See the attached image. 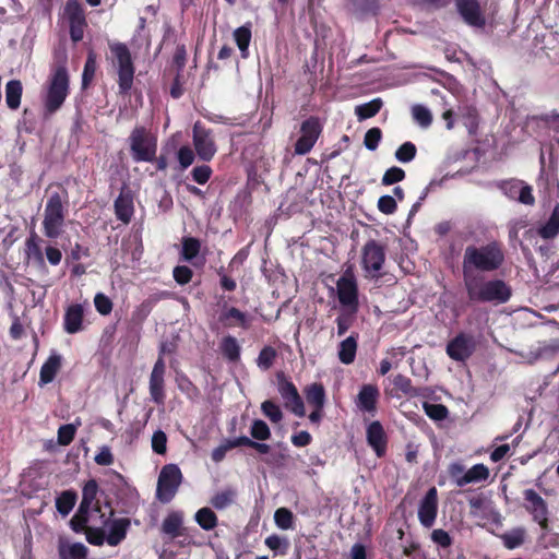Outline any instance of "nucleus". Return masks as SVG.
<instances>
[{
	"label": "nucleus",
	"mask_w": 559,
	"mask_h": 559,
	"mask_svg": "<svg viewBox=\"0 0 559 559\" xmlns=\"http://www.w3.org/2000/svg\"><path fill=\"white\" fill-rule=\"evenodd\" d=\"M181 257L185 261H192L201 250V241L194 237H183L181 240Z\"/></svg>",
	"instance_id": "nucleus-41"
},
{
	"label": "nucleus",
	"mask_w": 559,
	"mask_h": 559,
	"mask_svg": "<svg viewBox=\"0 0 559 559\" xmlns=\"http://www.w3.org/2000/svg\"><path fill=\"white\" fill-rule=\"evenodd\" d=\"M381 139H382V131H381V129L378 128V127H373V128L369 129L365 133L364 145L369 151H374V150L378 148Z\"/></svg>",
	"instance_id": "nucleus-55"
},
{
	"label": "nucleus",
	"mask_w": 559,
	"mask_h": 559,
	"mask_svg": "<svg viewBox=\"0 0 559 559\" xmlns=\"http://www.w3.org/2000/svg\"><path fill=\"white\" fill-rule=\"evenodd\" d=\"M69 73L64 64L57 66L48 81L47 94L45 97V109L48 114L58 111L69 95Z\"/></svg>",
	"instance_id": "nucleus-4"
},
{
	"label": "nucleus",
	"mask_w": 559,
	"mask_h": 559,
	"mask_svg": "<svg viewBox=\"0 0 559 559\" xmlns=\"http://www.w3.org/2000/svg\"><path fill=\"white\" fill-rule=\"evenodd\" d=\"M234 499V491H221L217 492L212 499L211 504L216 510H223L227 508Z\"/></svg>",
	"instance_id": "nucleus-57"
},
{
	"label": "nucleus",
	"mask_w": 559,
	"mask_h": 559,
	"mask_svg": "<svg viewBox=\"0 0 559 559\" xmlns=\"http://www.w3.org/2000/svg\"><path fill=\"white\" fill-rule=\"evenodd\" d=\"M382 106L383 102L381 98H373L368 103L357 105L355 107V115L357 116L359 121H362L378 115Z\"/></svg>",
	"instance_id": "nucleus-36"
},
{
	"label": "nucleus",
	"mask_w": 559,
	"mask_h": 559,
	"mask_svg": "<svg viewBox=\"0 0 559 559\" xmlns=\"http://www.w3.org/2000/svg\"><path fill=\"white\" fill-rule=\"evenodd\" d=\"M250 435L253 440L266 441L271 438V429L262 419H254L250 427Z\"/></svg>",
	"instance_id": "nucleus-50"
},
{
	"label": "nucleus",
	"mask_w": 559,
	"mask_h": 559,
	"mask_svg": "<svg viewBox=\"0 0 559 559\" xmlns=\"http://www.w3.org/2000/svg\"><path fill=\"white\" fill-rule=\"evenodd\" d=\"M455 10L462 21L474 28H484L486 25L485 11L478 0H453Z\"/></svg>",
	"instance_id": "nucleus-13"
},
{
	"label": "nucleus",
	"mask_w": 559,
	"mask_h": 559,
	"mask_svg": "<svg viewBox=\"0 0 559 559\" xmlns=\"http://www.w3.org/2000/svg\"><path fill=\"white\" fill-rule=\"evenodd\" d=\"M489 477V469L486 465L479 463L475 464L471 468H466L465 483L476 484L486 480Z\"/></svg>",
	"instance_id": "nucleus-45"
},
{
	"label": "nucleus",
	"mask_w": 559,
	"mask_h": 559,
	"mask_svg": "<svg viewBox=\"0 0 559 559\" xmlns=\"http://www.w3.org/2000/svg\"><path fill=\"white\" fill-rule=\"evenodd\" d=\"M277 390L284 401V406L298 417L306 415L304 401L296 385L286 378L284 372L276 374Z\"/></svg>",
	"instance_id": "nucleus-10"
},
{
	"label": "nucleus",
	"mask_w": 559,
	"mask_h": 559,
	"mask_svg": "<svg viewBox=\"0 0 559 559\" xmlns=\"http://www.w3.org/2000/svg\"><path fill=\"white\" fill-rule=\"evenodd\" d=\"M438 491H427L418 508V520L425 527L435 524L438 514Z\"/></svg>",
	"instance_id": "nucleus-18"
},
{
	"label": "nucleus",
	"mask_w": 559,
	"mask_h": 559,
	"mask_svg": "<svg viewBox=\"0 0 559 559\" xmlns=\"http://www.w3.org/2000/svg\"><path fill=\"white\" fill-rule=\"evenodd\" d=\"M366 437L368 444L376 452L377 456H384L388 445V436L379 420L369 424L366 430Z\"/></svg>",
	"instance_id": "nucleus-17"
},
{
	"label": "nucleus",
	"mask_w": 559,
	"mask_h": 559,
	"mask_svg": "<svg viewBox=\"0 0 559 559\" xmlns=\"http://www.w3.org/2000/svg\"><path fill=\"white\" fill-rule=\"evenodd\" d=\"M59 559H86L88 549L82 543H69L64 538L58 540Z\"/></svg>",
	"instance_id": "nucleus-25"
},
{
	"label": "nucleus",
	"mask_w": 559,
	"mask_h": 559,
	"mask_svg": "<svg viewBox=\"0 0 559 559\" xmlns=\"http://www.w3.org/2000/svg\"><path fill=\"white\" fill-rule=\"evenodd\" d=\"M63 16L69 25L71 40L73 43L81 41L88 26L83 3L80 0H67L63 8Z\"/></svg>",
	"instance_id": "nucleus-8"
},
{
	"label": "nucleus",
	"mask_w": 559,
	"mask_h": 559,
	"mask_svg": "<svg viewBox=\"0 0 559 559\" xmlns=\"http://www.w3.org/2000/svg\"><path fill=\"white\" fill-rule=\"evenodd\" d=\"M187 61V50L185 45H179L176 47L174 57H173V66L176 67L177 72L182 73Z\"/></svg>",
	"instance_id": "nucleus-64"
},
{
	"label": "nucleus",
	"mask_w": 559,
	"mask_h": 559,
	"mask_svg": "<svg viewBox=\"0 0 559 559\" xmlns=\"http://www.w3.org/2000/svg\"><path fill=\"white\" fill-rule=\"evenodd\" d=\"M76 501L75 491H62L56 500V508L62 515H68Z\"/></svg>",
	"instance_id": "nucleus-44"
},
{
	"label": "nucleus",
	"mask_w": 559,
	"mask_h": 559,
	"mask_svg": "<svg viewBox=\"0 0 559 559\" xmlns=\"http://www.w3.org/2000/svg\"><path fill=\"white\" fill-rule=\"evenodd\" d=\"M305 396L313 408H323L325 404V390L322 383L313 382L305 388Z\"/></svg>",
	"instance_id": "nucleus-32"
},
{
	"label": "nucleus",
	"mask_w": 559,
	"mask_h": 559,
	"mask_svg": "<svg viewBox=\"0 0 559 559\" xmlns=\"http://www.w3.org/2000/svg\"><path fill=\"white\" fill-rule=\"evenodd\" d=\"M177 157H178V162L180 164L181 169H186L189 166H191L195 158L194 152L192 151L191 147H189L187 145L181 146L178 150Z\"/></svg>",
	"instance_id": "nucleus-62"
},
{
	"label": "nucleus",
	"mask_w": 559,
	"mask_h": 559,
	"mask_svg": "<svg viewBox=\"0 0 559 559\" xmlns=\"http://www.w3.org/2000/svg\"><path fill=\"white\" fill-rule=\"evenodd\" d=\"M94 305L98 313L102 316H108L112 311V301L103 293L96 294L94 298Z\"/></svg>",
	"instance_id": "nucleus-56"
},
{
	"label": "nucleus",
	"mask_w": 559,
	"mask_h": 559,
	"mask_svg": "<svg viewBox=\"0 0 559 559\" xmlns=\"http://www.w3.org/2000/svg\"><path fill=\"white\" fill-rule=\"evenodd\" d=\"M295 515L287 508H278L274 513V522L276 526L281 530H292L294 528Z\"/></svg>",
	"instance_id": "nucleus-43"
},
{
	"label": "nucleus",
	"mask_w": 559,
	"mask_h": 559,
	"mask_svg": "<svg viewBox=\"0 0 559 559\" xmlns=\"http://www.w3.org/2000/svg\"><path fill=\"white\" fill-rule=\"evenodd\" d=\"M96 68H97V64H96L95 55L93 52H90L87 55V58H86V61L84 64V69H83V74H82L83 87H87L91 84V82L94 80Z\"/></svg>",
	"instance_id": "nucleus-53"
},
{
	"label": "nucleus",
	"mask_w": 559,
	"mask_h": 559,
	"mask_svg": "<svg viewBox=\"0 0 559 559\" xmlns=\"http://www.w3.org/2000/svg\"><path fill=\"white\" fill-rule=\"evenodd\" d=\"M405 176L406 174L402 168L393 166L385 170L384 175L382 176L381 183L383 186H392L404 180Z\"/></svg>",
	"instance_id": "nucleus-54"
},
{
	"label": "nucleus",
	"mask_w": 559,
	"mask_h": 559,
	"mask_svg": "<svg viewBox=\"0 0 559 559\" xmlns=\"http://www.w3.org/2000/svg\"><path fill=\"white\" fill-rule=\"evenodd\" d=\"M23 86L20 80H11L5 85V103L7 106L16 110L21 105Z\"/></svg>",
	"instance_id": "nucleus-34"
},
{
	"label": "nucleus",
	"mask_w": 559,
	"mask_h": 559,
	"mask_svg": "<svg viewBox=\"0 0 559 559\" xmlns=\"http://www.w3.org/2000/svg\"><path fill=\"white\" fill-rule=\"evenodd\" d=\"M251 26V23L248 22L245 25L236 28L233 34L236 45L240 50V55L245 59L249 56V46L252 38Z\"/></svg>",
	"instance_id": "nucleus-31"
},
{
	"label": "nucleus",
	"mask_w": 559,
	"mask_h": 559,
	"mask_svg": "<svg viewBox=\"0 0 559 559\" xmlns=\"http://www.w3.org/2000/svg\"><path fill=\"white\" fill-rule=\"evenodd\" d=\"M277 357V352L272 346H264L257 358V365L262 370H269Z\"/></svg>",
	"instance_id": "nucleus-47"
},
{
	"label": "nucleus",
	"mask_w": 559,
	"mask_h": 559,
	"mask_svg": "<svg viewBox=\"0 0 559 559\" xmlns=\"http://www.w3.org/2000/svg\"><path fill=\"white\" fill-rule=\"evenodd\" d=\"M525 500L527 502L526 509L533 515L534 521L539 524L542 530L548 531V510L546 502L536 491H526Z\"/></svg>",
	"instance_id": "nucleus-16"
},
{
	"label": "nucleus",
	"mask_w": 559,
	"mask_h": 559,
	"mask_svg": "<svg viewBox=\"0 0 559 559\" xmlns=\"http://www.w3.org/2000/svg\"><path fill=\"white\" fill-rule=\"evenodd\" d=\"M62 367V357L59 354H51L43 364L39 371V386L51 383Z\"/></svg>",
	"instance_id": "nucleus-24"
},
{
	"label": "nucleus",
	"mask_w": 559,
	"mask_h": 559,
	"mask_svg": "<svg viewBox=\"0 0 559 559\" xmlns=\"http://www.w3.org/2000/svg\"><path fill=\"white\" fill-rule=\"evenodd\" d=\"M115 215L123 224H129L134 214L133 197L131 192L123 187L114 203Z\"/></svg>",
	"instance_id": "nucleus-21"
},
{
	"label": "nucleus",
	"mask_w": 559,
	"mask_h": 559,
	"mask_svg": "<svg viewBox=\"0 0 559 559\" xmlns=\"http://www.w3.org/2000/svg\"><path fill=\"white\" fill-rule=\"evenodd\" d=\"M393 389L391 391V395L395 397H426L427 389L426 388H417L412 383L411 378L399 373L393 378L392 381Z\"/></svg>",
	"instance_id": "nucleus-19"
},
{
	"label": "nucleus",
	"mask_w": 559,
	"mask_h": 559,
	"mask_svg": "<svg viewBox=\"0 0 559 559\" xmlns=\"http://www.w3.org/2000/svg\"><path fill=\"white\" fill-rule=\"evenodd\" d=\"M431 539L435 544L442 548H449L453 543L450 534L442 528L433 530L431 533Z\"/></svg>",
	"instance_id": "nucleus-63"
},
{
	"label": "nucleus",
	"mask_w": 559,
	"mask_h": 559,
	"mask_svg": "<svg viewBox=\"0 0 559 559\" xmlns=\"http://www.w3.org/2000/svg\"><path fill=\"white\" fill-rule=\"evenodd\" d=\"M476 347L474 335L460 332L448 342L445 352L452 360L464 362L474 354Z\"/></svg>",
	"instance_id": "nucleus-12"
},
{
	"label": "nucleus",
	"mask_w": 559,
	"mask_h": 559,
	"mask_svg": "<svg viewBox=\"0 0 559 559\" xmlns=\"http://www.w3.org/2000/svg\"><path fill=\"white\" fill-rule=\"evenodd\" d=\"M41 241V238H39L35 233H32L26 239L25 246L27 255L43 265L45 263V259L40 247Z\"/></svg>",
	"instance_id": "nucleus-40"
},
{
	"label": "nucleus",
	"mask_w": 559,
	"mask_h": 559,
	"mask_svg": "<svg viewBox=\"0 0 559 559\" xmlns=\"http://www.w3.org/2000/svg\"><path fill=\"white\" fill-rule=\"evenodd\" d=\"M130 520L127 518L115 520L109 526L106 542L110 546L119 545L127 536Z\"/></svg>",
	"instance_id": "nucleus-30"
},
{
	"label": "nucleus",
	"mask_w": 559,
	"mask_h": 559,
	"mask_svg": "<svg viewBox=\"0 0 559 559\" xmlns=\"http://www.w3.org/2000/svg\"><path fill=\"white\" fill-rule=\"evenodd\" d=\"M380 392L374 384H364L356 397V406L359 411L373 415L377 411V404Z\"/></svg>",
	"instance_id": "nucleus-20"
},
{
	"label": "nucleus",
	"mask_w": 559,
	"mask_h": 559,
	"mask_svg": "<svg viewBox=\"0 0 559 559\" xmlns=\"http://www.w3.org/2000/svg\"><path fill=\"white\" fill-rule=\"evenodd\" d=\"M358 337L359 334L354 332L340 343L337 357L342 364L350 365L355 361L358 348Z\"/></svg>",
	"instance_id": "nucleus-26"
},
{
	"label": "nucleus",
	"mask_w": 559,
	"mask_h": 559,
	"mask_svg": "<svg viewBox=\"0 0 559 559\" xmlns=\"http://www.w3.org/2000/svg\"><path fill=\"white\" fill-rule=\"evenodd\" d=\"M218 320L225 328L239 326L247 330L250 326L247 314L236 307L225 306L218 317Z\"/></svg>",
	"instance_id": "nucleus-22"
},
{
	"label": "nucleus",
	"mask_w": 559,
	"mask_h": 559,
	"mask_svg": "<svg viewBox=\"0 0 559 559\" xmlns=\"http://www.w3.org/2000/svg\"><path fill=\"white\" fill-rule=\"evenodd\" d=\"M397 209V204H396V201L393 197L391 195H382L379 198L378 200V210L385 214V215H391L393 213H395Z\"/></svg>",
	"instance_id": "nucleus-61"
},
{
	"label": "nucleus",
	"mask_w": 559,
	"mask_h": 559,
	"mask_svg": "<svg viewBox=\"0 0 559 559\" xmlns=\"http://www.w3.org/2000/svg\"><path fill=\"white\" fill-rule=\"evenodd\" d=\"M182 480L180 468L175 464L165 465L158 476L156 489H178Z\"/></svg>",
	"instance_id": "nucleus-23"
},
{
	"label": "nucleus",
	"mask_w": 559,
	"mask_h": 559,
	"mask_svg": "<svg viewBox=\"0 0 559 559\" xmlns=\"http://www.w3.org/2000/svg\"><path fill=\"white\" fill-rule=\"evenodd\" d=\"M264 544L274 552V556H285L288 554L290 548L289 540L286 537H282L277 534L267 536L264 540Z\"/></svg>",
	"instance_id": "nucleus-39"
},
{
	"label": "nucleus",
	"mask_w": 559,
	"mask_h": 559,
	"mask_svg": "<svg viewBox=\"0 0 559 559\" xmlns=\"http://www.w3.org/2000/svg\"><path fill=\"white\" fill-rule=\"evenodd\" d=\"M212 173V168L204 164L194 167L191 171V176L197 183L205 185L210 180Z\"/></svg>",
	"instance_id": "nucleus-59"
},
{
	"label": "nucleus",
	"mask_w": 559,
	"mask_h": 559,
	"mask_svg": "<svg viewBox=\"0 0 559 559\" xmlns=\"http://www.w3.org/2000/svg\"><path fill=\"white\" fill-rule=\"evenodd\" d=\"M469 506L472 514L481 515L497 526L502 525V515L493 507L492 502L487 500L485 497L477 496L469 499Z\"/></svg>",
	"instance_id": "nucleus-15"
},
{
	"label": "nucleus",
	"mask_w": 559,
	"mask_h": 559,
	"mask_svg": "<svg viewBox=\"0 0 559 559\" xmlns=\"http://www.w3.org/2000/svg\"><path fill=\"white\" fill-rule=\"evenodd\" d=\"M67 215V192L64 197L59 192H52L45 204L44 218H43V231L44 235L49 239H57L64 226Z\"/></svg>",
	"instance_id": "nucleus-2"
},
{
	"label": "nucleus",
	"mask_w": 559,
	"mask_h": 559,
	"mask_svg": "<svg viewBox=\"0 0 559 559\" xmlns=\"http://www.w3.org/2000/svg\"><path fill=\"white\" fill-rule=\"evenodd\" d=\"M129 144L134 162L153 163L157 153V139L145 127H135L131 131Z\"/></svg>",
	"instance_id": "nucleus-5"
},
{
	"label": "nucleus",
	"mask_w": 559,
	"mask_h": 559,
	"mask_svg": "<svg viewBox=\"0 0 559 559\" xmlns=\"http://www.w3.org/2000/svg\"><path fill=\"white\" fill-rule=\"evenodd\" d=\"M98 491H83V499L78 509L79 512L84 513L90 518L98 515L103 523H107L108 520L114 515V509L109 502L100 504V499L96 497Z\"/></svg>",
	"instance_id": "nucleus-14"
},
{
	"label": "nucleus",
	"mask_w": 559,
	"mask_h": 559,
	"mask_svg": "<svg viewBox=\"0 0 559 559\" xmlns=\"http://www.w3.org/2000/svg\"><path fill=\"white\" fill-rule=\"evenodd\" d=\"M83 307L79 304L68 307L64 313L63 326L69 334L78 333L82 330Z\"/></svg>",
	"instance_id": "nucleus-28"
},
{
	"label": "nucleus",
	"mask_w": 559,
	"mask_h": 559,
	"mask_svg": "<svg viewBox=\"0 0 559 559\" xmlns=\"http://www.w3.org/2000/svg\"><path fill=\"white\" fill-rule=\"evenodd\" d=\"M192 132L193 145L199 158L210 162L217 152L213 131L198 121L194 123Z\"/></svg>",
	"instance_id": "nucleus-11"
},
{
	"label": "nucleus",
	"mask_w": 559,
	"mask_h": 559,
	"mask_svg": "<svg viewBox=\"0 0 559 559\" xmlns=\"http://www.w3.org/2000/svg\"><path fill=\"white\" fill-rule=\"evenodd\" d=\"M148 389L152 401L157 405L164 404L166 397L164 376L151 374Z\"/></svg>",
	"instance_id": "nucleus-38"
},
{
	"label": "nucleus",
	"mask_w": 559,
	"mask_h": 559,
	"mask_svg": "<svg viewBox=\"0 0 559 559\" xmlns=\"http://www.w3.org/2000/svg\"><path fill=\"white\" fill-rule=\"evenodd\" d=\"M448 475L451 481L459 486L463 487L466 485V467L460 462H453L448 466Z\"/></svg>",
	"instance_id": "nucleus-48"
},
{
	"label": "nucleus",
	"mask_w": 559,
	"mask_h": 559,
	"mask_svg": "<svg viewBox=\"0 0 559 559\" xmlns=\"http://www.w3.org/2000/svg\"><path fill=\"white\" fill-rule=\"evenodd\" d=\"M173 276L179 285H186L191 282L193 271L187 265H178L174 267Z\"/></svg>",
	"instance_id": "nucleus-58"
},
{
	"label": "nucleus",
	"mask_w": 559,
	"mask_h": 559,
	"mask_svg": "<svg viewBox=\"0 0 559 559\" xmlns=\"http://www.w3.org/2000/svg\"><path fill=\"white\" fill-rule=\"evenodd\" d=\"M503 546L508 549H515L524 544L526 531L523 527H515L509 532L499 535Z\"/></svg>",
	"instance_id": "nucleus-37"
},
{
	"label": "nucleus",
	"mask_w": 559,
	"mask_h": 559,
	"mask_svg": "<svg viewBox=\"0 0 559 559\" xmlns=\"http://www.w3.org/2000/svg\"><path fill=\"white\" fill-rule=\"evenodd\" d=\"M537 234L543 239H552L559 234V203L555 205L547 222L538 227Z\"/></svg>",
	"instance_id": "nucleus-33"
},
{
	"label": "nucleus",
	"mask_w": 559,
	"mask_h": 559,
	"mask_svg": "<svg viewBox=\"0 0 559 559\" xmlns=\"http://www.w3.org/2000/svg\"><path fill=\"white\" fill-rule=\"evenodd\" d=\"M504 262V246L499 240H491L480 246H466L462 261V274L471 302L500 305L511 298V287L503 280H486L484 276L486 273H495L500 270Z\"/></svg>",
	"instance_id": "nucleus-1"
},
{
	"label": "nucleus",
	"mask_w": 559,
	"mask_h": 559,
	"mask_svg": "<svg viewBox=\"0 0 559 559\" xmlns=\"http://www.w3.org/2000/svg\"><path fill=\"white\" fill-rule=\"evenodd\" d=\"M152 449L157 454H165L167 451V436L163 430H157L152 437Z\"/></svg>",
	"instance_id": "nucleus-60"
},
{
	"label": "nucleus",
	"mask_w": 559,
	"mask_h": 559,
	"mask_svg": "<svg viewBox=\"0 0 559 559\" xmlns=\"http://www.w3.org/2000/svg\"><path fill=\"white\" fill-rule=\"evenodd\" d=\"M386 248L378 240H368L361 249V266L366 277L380 278L385 263Z\"/></svg>",
	"instance_id": "nucleus-6"
},
{
	"label": "nucleus",
	"mask_w": 559,
	"mask_h": 559,
	"mask_svg": "<svg viewBox=\"0 0 559 559\" xmlns=\"http://www.w3.org/2000/svg\"><path fill=\"white\" fill-rule=\"evenodd\" d=\"M423 408L425 414L432 420L441 421L448 418L449 409L443 404H432L424 402Z\"/></svg>",
	"instance_id": "nucleus-46"
},
{
	"label": "nucleus",
	"mask_w": 559,
	"mask_h": 559,
	"mask_svg": "<svg viewBox=\"0 0 559 559\" xmlns=\"http://www.w3.org/2000/svg\"><path fill=\"white\" fill-rule=\"evenodd\" d=\"M416 145L413 142H404L395 151V158L401 163H409L416 157Z\"/></svg>",
	"instance_id": "nucleus-52"
},
{
	"label": "nucleus",
	"mask_w": 559,
	"mask_h": 559,
	"mask_svg": "<svg viewBox=\"0 0 559 559\" xmlns=\"http://www.w3.org/2000/svg\"><path fill=\"white\" fill-rule=\"evenodd\" d=\"M336 290L338 302L352 313H356L359 307V290L353 266H348L337 280Z\"/></svg>",
	"instance_id": "nucleus-7"
},
{
	"label": "nucleus",
	"mask_w": 559,
	"mask_h": 559,
	"mask_svg": "<svg viewBox=\"0 0 559 559\" xmlns=\"http://www.w3.org/2000/svg\"><path fill=\"white\" fill-rule=\"evenodd\" d=\"M81 426V419L76 418L74 423L62 425L58 429V443L60 445H69L75 437L78 427Z\"/></svg>",
	"instance_id": "nucleus-42"
},
{
	"label": "nucleus",
	"mask_w": 559,
	"mask_h": 559,
	"mask_svg": "<svg viewBox=\"0 0 559 559\" xmlns=\"http://www.w3.org/2000/svg\"><path fill=\"white\" fill-rule=\"evenodd\" d=\"M261 412L273 424H277L283 419V412L281 407L272 400L262 402Z\"/></svg>",
	"instance_id": "nucleus-49"
},
{
	"label": "nucleus",
	"mask_w": 559,
	"mask_h": 559,
	"mask_svg": "<svg viewBox=\"0 0 559 559\" xmlns=\"http://www.w3.org/2000/svg\"><path fill=\"white\" fill-rule=\"evenodd\" d=\"M162 533L171 539L180 537L185 533L182 513L174 511L167 514L162 523Z\"/></svg>",
	"instance_id": "nucleus-27"
},
{
	"label": "nucleus",
	"mask_w": 559,
	"mask_h": 559,
	"mask_svg": "<svg viewBox=\"0 0 559 559\" xmlns=\"http://www.w3.org/2000/svg\"><path fill=\"white\" fill-rule=\"evenodd\" d=\"M112 55V63L117 69L118 87L120 95H129L134 80V64L128 46L123 43L109 45Z\"/></svg>",
	"instance_id": "nucleus-3"
},
{
	"label": "nucleus",
	"mask_w": 559,
	"mask_h": 559,
	"mask_svg": "<svg viewBox=\"0 0 559 559\" xmlns=\"http://www.w3.org/2000/svg\"><path fill=\"white\" fill-rule=\"evenodd\" d=\"M323 131V124L319 117L310 116L300 124V136L294 144V152L296 155L308 154L316 145L318 139Z\"/></svg>",
	"instance_id": "nucleus-9"
},
{
	"label": "nucleus",
	"mask_w": 559,
	"mask_h": 559,
	"mask_svg": "<svg viewBox=\"0 0 559 559\" xmlns=\"http://www.w3.org/2000/svg\"><path fill=\"white\" fill-rule=\"evenodd\" d=\"M218 347L222 356L229 362H237L240 360L241 347L235 336H224L221 340Z\"/></svg>",
	"instance_id": "nucleus-29"
},
{
	"label": "nucleus",
	"mask_w": 559,
	"mask_h": 559,
	"mask_svg": "<svg viewBox=\"0 0 559 559\" xmlns=\"http://www.w3.org/2000/svg\"><path fill=\"white\" fill-rule=\"evenodd\" d=\"M194 520L198 523V525L204 531H212L218 524L217 515L209 507H203L199 509L194 514Z\"/></svg>",
	"instance_id": "nucleus-35"
},
{
	"label": "nucleus",
	"mask_w": 559,
	"mask_h": 559,
	"mask_svg": "<svg viewBox=\"0 0 559 559\" xmlns=\"http://www.w3.org/2000/svg\"><path fill=\"white\" fill-rule=\"evenodd\" d=\"M414 120L423 128H428L432 123L430 110L423 105H414L412 108Z\"/></svg>",
	"instance_id": "nucleus-51"
}]
</instances>
